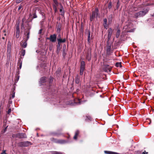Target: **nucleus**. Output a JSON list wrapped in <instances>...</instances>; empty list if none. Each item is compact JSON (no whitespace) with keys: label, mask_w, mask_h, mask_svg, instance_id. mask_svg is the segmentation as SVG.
<instances>
[{"label":"nucleus","mask_w":154,"mask_h":154,"mask_svg":"<svg viewBox=\"0 0 154 154\" xmlns=\"http://www.w3.org/2000/svg\"><path fill=\"white\" fill-rule=\"evenodd\" d=\"M53 79V78L52 77H50L49 78L43 77L40 79L39 83L40 86L45 85H47L45 92L46 93L48 94H52L54 91V90L51 86V84L52 83Z\"/></svg>","instance_id":"f257e3e1"},{"label":"nucleus","mask_w":154,"mask_h":154,"mask_svg":"<svg viewBox=\"0 0 154 154\" xmlns=\"http://www.w3.org/2000/svg\"><path fill=\"white\" fill-rule=\"evenodd\" d=\"M149 10V8H147L146 9H143V11L135 13L134 14V17L136 18L143 17L148 12Z\"/></svg>","instance_id":"f03ea898"},{"label":"nucleus","mask_w":154,"mask_h":154,"mask_svg":"<svg viewBox=\"0 0 154 154\" xmlns=\"http://www.w3.org/2000/svg\"><path fill=\"white\" fill-rule=\"evenodd\" d=\"M149 10V8H147L146 9H143V11L135 13L134 14V17L136 18L143 17L148 12Z\"/></svg>","instance_id":"7ed1b4c3"},{"label":"nucleus","mask_w":154,"mask_h":154,"mask_svg":"<svg viewBox=\"0 0 154 154\" xmlns=\"http://www.w3.org/2000/svg\"><path fill=\"white\" fill-rule=\"evenodd\" d=\"M149 10V8H147L146 9H143V11L135 13L134 14V17L136 18L143 17L148 12Z\"/></svg>","instance_id":"20e7f679"},{"label":"nucleus","mask_w":154,"mask_h":154,"mask_svg":"<svg viewBox=\"0 0 154 154\" xmlns=\"http://www.w3.org/2000/svg\"><path fill=\"white\" fill-rule=\"evenodd\" d=\"M25 27H26V29L28 30L29 31L30 29L31 28V24H30L28 21V20H26L25 17L23 18L22 19V23L21 25V28L24 29L25 28Z\"/></svg>","instance_id":"39448f33"},{"label":"nucleus","mask_w":154,"mask_h":154,"mask_svg":"<svg viewBox=\"0 0 154 154\" xmlns=\"http://www.w3.org/2000/svg\"><path fill=\"white\" fill-rule=\"evenodd\" d=\"M99 15V10L98 8H95L94 11L92 12V14L90 15V21L91 22L94 20V19L97 17Z\"/></svg>","instance_id":"423d86ee"},{"label":"nucleus","mask_w":154,"mask_h":154,"mask_svg":"<svg viewBox=\"0 0 154 154\" xmlns=\"http://www.w3.org/2000/svg\"><path fill=\"white\" fill-rule=\"evenodd\" d=\"M51 140L53 142L61 144H65L67 143L68 141L65 140H57L54 138H51Z\"/></svg>","instance_id":"0eeeda50"},{"label":"nucleus","mask_w":154,"mask_h":154,"mask_svg":"<svg viewBox=\"0 0 154 154\" xmlns=\"http://www.w3.org/2000/svg\"><path fill=\"white\" fill-rule=\"evenodd\" d=\"M31 142L29 141H26L20 142L18 143V146L20 147H27L32 145Z\"/></svg>","instance_id":"6e6552de"},{"label":"nucleus","mask_w":154,"mask_h":154,"mask_svg":"<svg viewBox=\"0 0 154 154\" xmlns=\"http://www.w3.org/2000/svg\"><path fill=\"white\" fill-rule=\"evenodd\" d=\"M12 137H13L18 138L20 139L26 137V134L24 133H18L14 134L12 135Z\"/></svg>","instance_id":"1a4fd4ad"},{"label":"nucleus","mask_w":154,"mask_h":154,"mask_svg":"<svg viewBox=\"0 0 154 154\" xmlns=\"http://www.w3.org/2000/svg\"><path fill=\"white\" fill-rule=\"evenodd\" d=\"M111 43L109 42V41L107 42V48L106 50V53L108 55H110L111 54Z\"/></svg>","instance_id":"9d476101"},{"label":"nucleus","mask_w":154,"mask_h":154,"mask_svg":"<svg viewBox=\"0 0 154 154\" xmlns=\"http://www.w3.org/2000/svg\"><path fill=\"white\" fill-rule=\"evenodd\" d=\"M11 42L10 41H8V42L7 51V57L8 58L9 57H10L11 56Z\"/></svg>","instance_id":"9b49d317"},{"label":"nucleus","mask_w":154,"mask_h":154,"mask_svg":"<svg viewBox=\"0 0 154 154\" xmlns=\"http://www.w3.org/2000/svg\"><path fill=\"white\" fill-rule=\"evenodd\" d=\"M57 35L55 34L51 35L49 37L47 38V39L50 40L52 42H55L56 40Z\"/></svg>","instance_id":"f8f14e48"},{"label":"nucleus","mask_w":154,"mask_h":154,"mask_svg":"<svg viewBox=\"0 0 154 154\" xmlns=\"http://www.w3.org/2000/svg\"><path fill=\"white\" fill-rule=\"evenodd\" d=\"M85 102V100L82 101L80 99H78L76 101H74L73 103H72V106H75L77 105H79L81 104L84 103Z\"/></svg>","instance_id":"ddd939ff"},{"label":"nucleus","mask_w":154,"mask_h":154,"mask_svg":"<svg viewBox=\"0 0 154 154\" xmlns=\"http://www.w3.org/2000/svg\"><path fill=\"white\" fill-rule=\"evenodd\" d=\"M112 32L113 30L111 28H109L108 30V34L107 41H109V40L111 39L112 34Z\"/></svg>","instance_id":"4468645a"},{"label":"nucleus","mask_w":154,"mask_h":154,"mask_svg":"<svg viewBox=\"0 0 154 154\" xmlns=\"http://www.w3.org/2000/svg\"><path fill=\"white\" fill-rule=\"evenodd\" d=\"M60 14L63 17H64V14H65V11L63 7V5L61 4L60 3Z\"/></svg>","instance_id":"2eb2a0df"},{"label":"nucleus","mask_w":154,"mask_h":154,"mask_svg":"<svg viewBox=\"0 0 154 154\" xmlns=\"http://www.w3.org/2000/svg\"><path fill=\"white\" fill-rule=\"evenodd\" d=\"M36 7L35 8V9H33V13L32 14H29V16H31L32 18V19L37 18V16L36 14Z\"/></svg>","instance_id":"dca6fc26"},{"label":"nucleus","mask_w":154,"mask_h":154,"mask_svg":"<svg viewBox=\"0 0 154 154\" xmlns=\"http://www.w3.org/2000/svg\"><path fill=\"white\" fill-rule=\"evenodd\" d=\"M27 41L25 40L23 38V41L20 42V45L23 48H26L27 46Z\"/></svg>","instance_id":"f3484780"},{"label":"nucleus","mask_w":154,"mask_h":154,"mask_svg":"<svg viewBox=\"0 0 154 154\" xmlns=\"http://www.w3.org/2000/svg\"><path fill=\"white\" fill-rule=\"evenodd\" d=\"M62 52L63 57L65 59L66 54V45L65 44H64L63 45Z\"/></svg>","instance_id":"a211bd4d"},{"label":"nucleus","mask_w":154,"mask_h":154,"mask_svg":"<svg viewBox=\"0 0 154 154\" xmlns=\"http://www.w3.org/2000/svg\"><path fill=\"white\" fill-rule=\"evenodd\" d=\"M85 33L86 34H87L88 35V42L89 43H90V40L91 39V37H90V35H91V32L89 30L86 29L85 30Z\"/></svg>","instance_id":"6ab92c4d"},{"label":"nucleus","mask_w":154,"mask_h":154,"mask_svg":"<svg viewBox=\"0 0 154 154\" xmlns=\"http://www.w3.org/2000/svg\"><path fill=\"white\" fill-rule=\"evenodd\" d=\"M36 9H37L38 11H39V13L41 15L44 19H45V16L44 13L41 10L40 8L37 7H36Z\"/></svg>","instance_id":"aec40b11"},{"label":"nucleus","mask_w":154,"mask_h":154,"mask_svg":"<svg viewBox=\"0 0 154 154\" xmlns=\"http://www.w3.org/2000/svg\"><path fill=\"white\" fill-rule=\"evenodd\" d=\"M103 25L104 28L107 29L108 28V25L106 18H105L103 19Z\"/></svg>","instance_id":"412c9836"},{"label":"nucleus","mask_w":154,"mask_h":154,"mask_svg":"<svg viewBox=\"0 0 154 154\" xmlns=\"http://www.w3.org/2000/svg\"><path fill=\"white\" fill-rule=\"evenodd\" d=\"M85 62L83 61H82L81 62L80 69L84 70L85 69Z\"/></svg>","instance_id":"4be33fe9"},{"label":"nucleus","mask_w":154,"mask_h":154,"mask_svg":"<svg viewBox=\"0 0 154 154\" xmlns=\"http://www.w3.org/2000/svg\"><path fill=\"white\" fill-rule=\"evenodd\" d=\"M75 83L77 84H78L80 82V77L78 75L76 76L75 78Z\"/></svg>","instance_id":"5701e85b"},{"label":"nucleus","mask_w":154,"mask_h":154,"mask_svg":"<svg viewBox=\"0 0 154 154\" xmlns=\"http://www.w3.org/2000/svg\"><path fill=\"white\" fill-rule=\"evenodd\" d=\"M105 71L106 72H110L111 71V68L110 67H109L108 65H106L105 66Z\"/></svg>","instance_id":"b1692460"},{"label":"nucleus","mask_w":154,"mask_h":154,"mask_svg":"<svg viewBox=\"0 0 154 154\" xmlns=\"http://www.w3.org/2000/svg\"><path fill=\"white\" fill-rule=\"evenodd\" d=\"M113 18V15L112 14H111L109 15L108 17V22L109 23L111 22Z\"/></svg>","instance_id":"393cba45"},{"label":"nucleus","mask_w":154,"mask_h":154,"mask_svg":"<svg viewBox=\"0 0 154 154\" xmlns=\"http://www.w3.org/2000/svg\"><path fill=\"white\" fill-rule=\"evenodd\" d=\"M60 134V133H58L56 132H51L50 134L53 136H58Z\"/></svg>","instance_id":"a878e982"},{"label":"nucleus","mask_w":154,"mask_h":154,"mask_svg":"<svg viewBox=\"0 0 154 154\" xmlns=\"http://www.w3.org/2000/svg\"><path fill=\"white\" fill-rule=\"evenodd\" d=\"M79 134V131L78 130H77L75 133V135L73 137V138L74 139L76 140L77 139V136Z\"/></svg>","instance_id":"bb28decb"},{"label":"nucleus","mask_w":154,"mask_h":154,"mask_svg":"<svg viewBox=\"0 0 154 154\" xmlns=\"http://www.w3.org/2000/svg\"><path fill=\"white\" fill-rule=\"evenodd\" d=\"M120 32L121 31L119 29H118L116 34V37L117 38H118L119 37L120 35Z\"/></svg>","instance_id":"cd10ccee"},{"label":"nucleus","mask_w":154,"mask_h":154,"mask_svg":"<svg viewBox=\"0 0 154 154\" xmlns=\"http://www.w3.org/2000/svg\"><path fill=\"white\" fill-rule=\"evenodd\" d=\"M26 33H27L26 35V38H24V39L27 41L29 38V34H30L29 31H28V32H26Z\"/></svg>","instance_id":"c85d7f7f"},{"label":"nucleus","mask_w":154,"mask_h":154,"mask_svg":"<svg viewBox=\"0 0 154 154\" xmlns=\"http://www.w3.org/2000/svg\"><path fill=\"white\" fill-rule=\"evenodd\" d=\"M16 37L17 38H19L20 34V30H16Z\"/></svg>","instance_id":"c756f323"},{"label":"nucleus","mask_w":154,"mask_h":154,"mask_svg":"<svg viewBox=\"0 0 154 154\" xmlns=\"http://www.w3.org/2000/svg\"><path fill=\"white\" fill-rule=\"evenodd\" d=\"M86 58L88 61H89L91 60V55L89 53L87 54Z\"/></svg>","instance_id":"7c9ffc66"},{"label":"nucleus","mask_w":154,"mask_h":154,"mask_svg":"<svg viewBox=\"0 0 154 154\" xmlns=\"http://www.w3.org/2000/svg\"><path fill=\"white\" fill-rule=\"evenodd\" d=\"M115 66L116 67H121L122 66L121 62H117L115 64Z\"/></svg>","instance_id":"2f4dec72"},{"label":"nucleus","mask_w":154,"mask_h":154,"mask_svg":"<svg viewBox=\"0 0 154 154\" xmlns=\"http://www.w3.org/2000/svg\"><path fill=\"white\" fill-rule=\"evenodd\" d=\"M58 6H55L54 5H53V8L54 10V12L55 13H56L57 12V7Z\"/></svg>","instance_id":"473e14b6"},{"label":"nucleus","mask_w":154,"mask_h":154,"mask_svg":"<svg viewBox=\"0 0 154 154\" xmlns=\"http://www.w3.org/2000/svg\"><path fill=\"white\" fill-rule=\"evenodd\" d=\"M91 118L90 116H86V119H85V120L86 121H91Z\"/></svg>","instance_id":"72a5a7b5"},{"label":"nucleus","mask_w":154,"mask_h":154,"mask_svg":"<svg viewBox=\"0 0 154 154\" xmlns=\"http://www.w3.org/2000/svg\"><path fill=\"white\" fill-rule=\"evenodd\" d=\"M61 72V69L60 68H58L57 71L55 73L57 75H60Z\"/></svg>","instance_id":"f704fd0d"},{"label":"nucleus","mask_w":154,"mask_h":154,"mask_svg":"<svg viewBox=\"0 0 154 154\" xmlns=\"http://www.w3.org/2000/svg\"><path fill=\"white\" fill-rule=\"evenodd\" d=\"M53 2L54 3V4H53V5H54L55 6H58L59 5V3L58 2L57 0H53Z\"/></svg>","instance_id":"c9c22d12"},{"label":"nucleus","mask_w":154,"mask_h":154,"mask_svg":"<svg viewBox=\"0 0 154 154\" xmlns=\"http://www.w3.org/2000/svg\"><path fill=\"white\" fill-rule=\"evenodd\" d=\"M112 7V2H109L108 5V8L109 9H110Z\"/></svg>","instance_id":"e433bc0d"},{"label":"nucleus","mask_w":154,"mask_h":154,"mask_svg":"<svg viewBox=\"0 0 154 154\" xmlns=\"http://www.w3.org/2000/svg\"><path fill=\"white\" fill-rule=\"evenodd\" d=\"M61 48H57V49L56 53L57 54H59Z\"/></svg>","instance_id":"4c0bfd02"},{"label":"nucleus","mask_w":154,"mask_h":154,"mask_svg":"<svg viewBox=\"0 0 154 154\" xmlns=\"http://www.w3.org/2000/svg\"><path fill=\"white\" fill-rule=\"evenodd\" d=\"M120 6V3L119 0H118L116 3V9H118Z\"/></svg>","instance_id":"58836bf2"},{"label":"nucleus","mask_w":154,"mask_h":154,"mask_svg":"<svg viewBox=\"0 0 154 154\" xmlns=\"http://www.w3.org/2000/svg\"><path fill=\"white\" fill-rule=\"evenodd\" d=\"M51 152V154H59V152L52 151H50Z\"/></svg>","instance_id":"ea45409f"},{"label":"nucleus","mask_w":154,"mask_h":154,"mask_svg":"<svg viewBox=\"0 0 154 154\" xmlns=\"http://www.w3.org/2000/svg\"><path fill=\"white\" fill-rule=\"evenodd\" d=\"M21 53L22 56H24L25 54V50H23L21 51Z\"/></svg>","instance_id":"a19ab883"},{"label":"nucleus","mask_w":154,"mask_h":154,"mask_svg":"<svg viewBox=\"0 0 154 154\" xmlns=\"http://www.w3.org/2000/svg\"><path fill=\"white\" fill-rule=\"evenodd\" d=\"M16 30H20L19 24L16 25Z\"/></svg>","instance_id":"79ce46f5"},{"label":"nucleus","mask_w":154,"mask_h":154,"mask_svg":"<svg viewBox=\"0 0 154 154\" xmlns=\"http://www.w3.org/2000/svg\"><path fill=\"white\" fill-rule=\"evenodd\" d=\"M18 62L20 63V65H19V68L20 69H21V67H22V62H21L20 59L19 60Z\"/></svg>","instance_id":"37998d69"},{"label":"nucleus","mask_w":154,"mask_h":154,"mask_svg":"<svg viewBox=\"0 0 154 154\" xmlns=\"http://www.w3.org/2000/svg\"><path fill=\"white\" fill-rule=\"evenodd\" d=\"M84 29V28H83V23H81V28H80V30L81 31H83Z\"/></svg>","instance_id":"c03bdc74"},{"label":"nucleus","mask_w":154,"mask_h":154,"mask_svg":"<svg viewBox=\"0 0 154 154\" xmlns=\"http://www.w3.org/2000/svg\"><path fill=\"white\" fill-rule=\"evenodd\" d=\"M57 42H58L60 43H63L62 39L61 38H57Z\"/></svg>","instance_id":"a18cd8bd"},{"label":"nucleus","mask_w":154,"mask_h":154,"mask_svg":"<svg viewBox=\"0 0 154 154\" xmlns=\"http://www.w3.org/2000/svg\"><path fill=\"white\" fill-rule=\"evenodd\" d=\"M111 152L110 151H105L104 153L106 154H111Z\"/></svg>","instance_id":"49530a36"},{"label":"nucleus","mask_w":154,"mask_h":154,"mask_svg":"<svg viewBox=\"0 0 154 154\" xmlns=\"http://www.w3.org/2000/svg\"><path fill=\"white\" fill-rule=\"evenodd\" d=\"M57 32H60L61 29H60V28L59 26H58L57 27Z\"/></svg>","instance_id":"de8ad7c7"},{"label":"nucleus","mask_w":154,"mask_h":154,"mask_svg":"<svg viewBox=\"0 0 154 154\" xmlns=\"http://www.w3.org/2000/svg\"><path fill=\"white\" fill-rule=\"evenodd\" d=\"M24 0H16V2L18 4L20 3Z\"/></svg>","instance_id":"09e8293b"},{"label":"nucleus","mask_w":154,"mask_h":154,"mask_svg":"<svg viewBox=\"0 0 154 154\" xmlns=\"http://www.w3.org/2000/svg\"><path fill=\"white\" fill-rule=\"evenodd\" d=\"M84 70L80 69V75H82L83 73Z\"/></svg>","instance_id":"8fccbe9b"},{"label":"nucleus","mask_w":154,"mask_h":154,"mask_svg":"<svg viewBox=\"0 0 154 154\" xmlns=\"http://www.w3.org/2000/svg\"><path fill=\"white\" fill-rule=\"evenodd\" d=\"M57 47L61 48L60 46V43L59 42H57Z\"/></svg>","instance_id":"3c124183"},{"label":"nucleus","mask_w":154,"mask_h":154,"mask_svg":"<svg viewBox=\"0 0 154 154\" xmlns=\"http://www.w3.org/2000/svg\"><path fill=\"white\" fill-rule=\"evenodd\" d=\"M11 112V108H10L9 109H8V112H7L8 114H9Z\"/></svg>","instance_id":"603ef678"},{"label":"nucleus","mask_w":154,"mask_h":154,"mask_svg":"<svg viewBox=\"0 0 154 154\" xmlns=\"http://www.w3.org/2000/svg\"><path fill=\"white\" fill-rule=\"evenodd\" d=\"M134 31V29H131L129 31H127V32H133Z\"/></svg>","instance_id":"864d4df0"},{"label":"nucleus","mask_w":154,"mask_h":154,"mask_svg":"<svg viewBox=\"0 0 154 154\" xmlns=\"http://www.w3.org/2000/svg\"><path fill=\"white\" fill-rule=\"evenodd\" d=\"M22 8V6L21 5H20L19 6L18 8V10H20Z\"/></svg>","instance_id":"5fc2aeb1"},{"label":"nucleus","mask_w":154,"mask_h":154,"mask_svg":"<svg viewBox=\"0 0 154 154\" xmlns=\"http://www.w3.org/2000/svg\"><path fill=\"white\" fill-rule=\"evenodd\" d=\"M111 154H119L118 153L115 152H111Z\"/></svg>","instance_id":"6e6d98bb"},{"label":"nucleus","mask_w":154,"mask_h":154,"mask_svg":"<svg viewBox=\"0 0 154 154\" xmlns=\"http://www.w3.org/2000/svg\"><path fill=\"white\" fill-rule=\"evenodd\" d=\"M124 36V35H123V34H122L121 35V39L122 40H124L122 38V37H123V36Z\"/></svg>","instance_id":"4d7b16f0"},{"label":"nucleus","mask_w":154,"mask_h":154,"mask_svg":"<svg viewBox=\"0 0 154 154\" xmlns=\"http://www.w3.org/2000/svg\"><path fill=\"white\" fill-rule=\"evenodd\" d=\"M42 29H40L39 30V31L38 32V34H40L41 33H42Z\"/></svg>","instance_id":"13d9d810"},{"label":"nucleus","mask_w":154,"mask_h":154,"mask_svg":"<svg viewBox=\"0 0 154 154\" xmlns=\"http://www.w3.org/2000/svg\"><path fill=\"white\" fill-rule=\"evenodd\" d=\"M62 41H63V43H64L65 42H66V39L65 38H64L63 39H62Z\"/></svg>","instance_id":"bf43d9fd"},{"label":"nucleus","mask_w":154,"mask_h":154,"mask_svg":"<svg viewBox=\"0 0 154 154\" xmlns=\"http://www.w3.org/2000/svg\"><path fill=\"white\" fill-rule=\"evenodd\" d=\"M128 25H126V26H125L124 28V29H127V28H128Z\"/></svg>","instance_id":"052dcab7"},{"label":"nucleus","mask_w":154,"mask_h":154,"mask_svg":"<svg viewBox=\"0 0 154 154\" xmlns=\"http://www.w3.org/2000/svg\"><path fill=\"white\" fill-rule=\"evenodd\" d=\"M15 96V93H14L12 94V98H14Z\"/></svg>","instance_id":"680f3d73"},{"label":"nucleus","mask_w":154,"mask_h":154,"mask_svg":"<svg viewBox=\"0 0 154 154\" xmlns=\"http://www.w3.org/2000/svg\"><path fill=\"white\" fill-rule=\"evenodd\" d=\"M57 38H61V35L60 34L58 35Z\"/></svg>","instance_id":"e2e57ef3"},{"label":"nucleus","mask_w":154,"mask_h":154,"mask_svg":"<svg viewBox=\"0 0 154 154\" xmlns=\"http://www.w3.org/2000/svg\"><path fill=\"white\" fill-rule=\"evenodd\" d=\"M33 19H32V18L31 20H28V21H29V22H31L32 21Z\"/></svg>","instance_id":"0e129e2a"},{"label":"nucleus","mask_w":154,"mask_h":154,"mask_svg":"<svg viewBox=\"0 0 154 154\" xmlns=\"http://www.w3.org/2000/svg\"><path fill=\"white\" fill-rule=\"evenodd\" d=\"M8 127V126H7L5 128V129H4V132H5L6 131V130H7V128Z\"/></svg>","instance_id":"69168bd1"},{"label":"nucleus","mask_w":154,"mask_h":154,"mask_svg":"<svg viewBox=\"0 0 154 154\" xmlns=\"http://www.w3.org/2000/svg\"><path fill=\"white\" fill-rule=\"evenodd\" d=\"M5 153H5V150L3 151V152L1 153V154H5Z\"/></svg>","instance_id":"338daca9"},{"label":"nucleus","mask_w":154,"mask_h":154,"mask_svg":"<svg viewBox=\"0 0 154 154\" xmlns=\"http://www.w3.org/2000/svg\"><path fill=\"white\" fill-rule=\"evenodd\" d=\"M19 75H18V76H17V80L18 81L19 79Z\"/></svg>","instance_id":"774afa93"}]
</instances>
